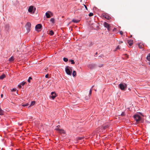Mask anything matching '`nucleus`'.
<instances>
[{
  "label": "nucleus",
  "mask_w": 150,
  "mask_h": 150,
  "mask_svg": "<svg viewBox=\"0 0 150 150\" xmlns=\"http://www.w3.org/2000/svg\"><path fill=\"white\" fill-rule=\"evenodd\" d=\"M65 71L66 73L69 75H71L72 70L71 67L69 66H67L65 68Z\"/></svg>",
  "instance_id": "obj_1"
},
{
  "label": "nucleus",
  "mask_w": 150,
  "mask_h": 150,
  "mask_svg": "<svg viewBox=\"0 0 150 150\" xmlns=\"http://www.w3.org/2000/svg\"><path fill=\"white\" fill-rule=\"evenodd\" d=\"M35 9V8H34L33 6H30L29 7L28 11L29 12L31 13H34Z\"/></svg>",
  "instance_id": "obj_2"
},
{
  "label": "nucleus",
  "mask_w": 150,
  "mask_h": 150,
  "mask_svg": "<svg viewBox=\"0 0 150 150\" xmlns=\"http://www.w3.org/2000/svg\"><path fill=\"white\" fill-rule=\"evenodd\" d=\"M119 86L121 90H125L127 88V86L126 84L120 83L119 85Z\"/></svg>",
  "instance_id": "obj_3"
},
{
  "label": "nucleus",
  "mask_w": 150,
  "mask_h": 150,
  "mask_svg": "<svg viewBox=\"0 0 150 150\" xmlns=\"http://www.w3.org/2000/svg\"><path fill=\"white\" fill-rule=\"evenodd\" d=\"M31 25V23L29 22L27 23L25 25V27L26 29L28 32H29L30 31Z\"/></svg>",
  "instance_id": "obj_4"
},
{
  "label": "nucleus",
  "mask_w": 150,
  "mask_h": 150,
  "mask_svg": "<svg viewBox=\"0 0 150 150\" xmlns=\"http://www.w3.org/2000/svg\"><path fill=\"white\" fill-rule=\"evenodd\" d=\"M134 117L135 120L137 121H139L141 119V117L139 115H135L134 116Z\"/></svg>",
  "instance_id": "obj_5"
},
{
  "label": "nucleus",
  "mask_w": 150,
  "mask_h": 150,
  "mask_svg": "<svg viewBox=\"0 0 150 150\" xmlns=\"http://www.w3.org/2000/svg\"><path fill=\"white\" fill-rule=\"evenodd\" d=\"M50 13L52 14V13L50 11H47L45 13V15L47 18H50L51 17Z\"/></svg>",
  "instance_id": "obj_6"
},
{
  "label": "nucleus",
  "mask_w": 150,
  "mask_h": 150,
  "mask_svg": "<svg viewBox=\"0 0 150 150\" xmlns=\"http://www.w3.org/2000/svg\"><path fill=\"white\" fill-rule=\"evenodd\" d=\"M4 28L8 32H9L10 28V25H9L7 24L5 25L4 26Z\"/></svg>",
  "instance_id": "obj_7"
},
{
  "label": "nucleus",
  "mask_w": 150,
  "mask_h": 150,
  "mask_svg": "<svg viewBox=\"0 0 150 150\" xmlns=\"http://www.w3.org/2000/svg\"><path fill=\"white\" fill-rule=\"evenodd\" d=\"M59 126H57V128L56 129V130L58 131L60 133H64V131L63 129H59V127H58Z\"/></svg>",
  "instance_id": "obj_8"
},
{
  "label": "nucleus",
  "mask_w": 150,
  "mask_h": 150,
  "mask_svg": "<svg viewBox=\"0 0 150 150\" xmlns=\"http://www.w3.org/2000/svg\"><path fill=\"white\" fill-rule=\"evenodd\" d=\"M104 26L105 27L107 28L108 30H109V24L108 23L105 22L104 23Z\"/></svg>",
  "instance_id": "obj_9"
},
{
  "label": "nucleus",
  "mask_w": 150,
  "mask_h": 150,
  "mask_svg": "<svg viewBox=\"0 0 150 150\" xmlns=\"http://www.w3.org/2000/svg\"><path fill=\"white\" fill-rule=\"evenodd\" d=\"M41 27L42 25L41 24H39L36 25L35 27V28L36 30L40 29L41 28Z\"/></svg>",
  "instance_id": "obj_10"
},
{
  "label": "nucleus",
  "mask_w": 150,
  "mask_h": 150,
  "mask_svg": "<svg viewBox=\"0 0 150 150\" xmlns=\"http://www.w3.org/2000/svg\"><path fill=\"white\" fill-rule=\"evenodd\" d=\"M103 18L107 19L109 20V19L110 18V16H107L105 14H103Z\"/></svg>",
  "instance_id": "obj_11"
},
{
  "label": "nucleus",
  "mask_w": 150,
  "mask_h": 150,
  "mask_svg": "<svg viewBox=\"0 0 150 150\" xmlns=\"http://www.w3.org/2000/svg\"><path fill=\"white\" fill-rule=\"evenodd\" d=\"M110 125L109 124H107L106 125L102 127L101 128H103L104 129H105L109 127Z\"/></svg>",
  "instance_id": "obj_12"
},
{
  "label": "nucleus",
  "mask_w": 150,
  "mask_h": 150,
  "mask_svg": "<svg viewBox=\"0 0 150 150\" xmlns=\"http://www.w3.org/2000/svg\"><path fill=\"white\" fill-rule=\"evenodd\" d=\"M128 43L130 46H132L133 44V41L132 40H128Z\"/></svg>",
  "instance_id": "obj_13"
},
{
  "label": "nucleus",
  "mask_w": 150,
  "mask_h": 150,
  "mask_svg": "<svg viewBox=\"0 0 150 150\" xmlns=\"http://www.w3.org/2000/svg\"><path fill=\"white\" fill-rule=\"evenodd\" d=\"M146 59L149 62V64H150V53L147 57Z\"/></svg>",
  "instance_id": "obj_14"
},
{
  "label": "nucleus",
  "mask_w": 150,
  "mask_h": 150,
  "mask_svg": "<svg viewBox=\"0 0 150 150\" xmlns=\"http://www.w3.org/2000/svg\"><path fill=\"white\" fill-rule=\"evenodd\" d=\"M5 75L4 74H3L0 76V79H2L5 78Z\"/></svg>",
  "instance_id": "obj_15"
},
{
  "label": "nucleus",
  "mask_w": 150,
  "mask_h": 150,
  "mask_svg": "<svg viewBox=\"0 0 150 150\" xmlns=\"http://www.w3.org/2000/svg\"><path fill=\"white\" fill-rule=\"evenodd\" d=\"M4 113V111L0 108V115H3Z\"/></svg>",
  "instance_id": "obj_16"
},
{
  "label": "nucleus",
  "mask_w": 150,
  "mask_h": 150,
  "mask_svg": "<svg viewBox=\"0 0 150 150\" xmlns=\"http://www.w3.org/2000/svg\"><path fill=\"white\" fill-rule=\"evenodd\" d=\"M14 59V58L13 57H11L10 58H9V61H13Z\"/></svg>",
  "instance_id": "obj_17"
},
{
  "label": "nucleus",
  "mask_w": 150,
  "mask_h": 150,
  "mask_svg": "<svg viewBox=\"0 0 150 150\" xmlns=\"http://www.w3.org/2000/svg\"><path fill=\"white\" fill-rule=\"evenodd\" d=\"M72 21L74 23H78L79 22V21L75 19H73L72 20Z\"/></svg>",
  "instance_id": "obj_18"
},
{
  "label": "nucleus",
  "mask_w": 150,
  "mask_h": 150,
  "mask_svg": "<svg viewBox=\"0 0 150 150\" xmlns=\"http://www.w3.org/2000/svg\"><path fill=\"white\" fill-rule=\"evenodd\" d=\"M138 46L140 49H142L143 47V46L140 43L138 44Z\"/></svg>",
  "instance_id": "obj_19"
},
{
  "label": "nucleus",
  "mask_w": 150,
  "mask_h": 150,
  "mask_svg": "<svg viewBox=\"0 0 150 150\" xmlns=\"http://www.w3.org/2000/svg\"><path fill=\"white\" fill-rule=\"evenodd\" d=\"M76 75V72L75 71H74L72 73V75L73 76H75Z\"/></svg>",
  "instance_id": "obj_20"
},
{
  "label": "nucleus",
  "mask_w": 150,
  "mask_h": 150,
  "mask_svg": "<svg viewBox=\"0 0 150 150\" xmlns=\"http://www.w3.org/2000/svg\"><path fill=\"white\" fill-rule=\"evenodd\" d=\"M49 34L50 35H52L54 34V32L53 31L51 30L50 31Z\"/></svg>",
  "instance_id": "obj_21"
},
{
  "label": "nucleus",
  "mask_w": 150,
  "mask_h": 150,
  "mask_svg": "<svg viewBox=\"0 0 150 150\" xmlns=\"http://www.w3.org/2000/svg\"><path fill=\"white\" fill-rule=\"evenodd\" d=\"M56 94L54 93V95H52V96L51 98L52 99H54L56 97Z\"/></svg>",
  "instance_id": "obj_22"
},
{
  "label": "nucleus",
  "mask_w": 150,
  "mask_h": 150,
  "mask_svg": "<svg viewBox=\"0 0 150 150\" xmlns=\"http://www.w3.org/2000/svg\"><path fill=\"white\" fill-rule=\"evenodd\" d=\"M35 101H33L31 102V104L30 105L29 107L34 105L35 104Z\"/></svg>",
  "instance_id": "obj_23"
},
{
  "label": "nucleus",
  "mask_w": 150,
  "mask_h": 150,
  "mask_svg": "<svg viewBox=\"0 0 150 150\" xmlns=\"http://www.w3.org/2000/svg\"><path fill=\"white\" fill-rule=\"evenodd\" d=\"M29 105V104L28 103H27L26 104H22V106L23 107H25L28 106Z\"/></svg>",
  "instance_id": "obj_24"
},
{
  "label": "nucleus",
  "mask_w": 150,
  "mask_h": 150,
  "mask_svg": "<svg viewBox=\"0 0 150 150\" xmlns=\"http://www.w3.org/2000/svg\"><path fill=\"white\" fill-rule=\"evenodd\" d=\"M94 86H93L92 87V88H91L90 89V91H89V94L90 95L92 93V88H93V87Z\"/></svg>",
  "instance_id": "obj_25"
},
{
  "label": "nucleus",
  "mask_w": 150,
  "mask_h": 150,
  "mask_svg": "<svg viewBox=\"0 0 150 150\" xmlns=\"http://www.w3.org/2000/svg\"><path fill=\"white\" fill-rule=\"evenodd\" d=\"M50 21L53 23H54V18H51L50 19Z\"/></svg>",
  "instance_id": "obj_26"
},
{
  "label": "nucleus",
  "mask_w": 150,
  "mask_h": 150,
  "mask_svg": "<svg viewBox=\"0 0 150 150\" xmlns=\"http://www.w3.org/2000/svg\"><path fill=\"white\" fill-rule=\"evenodd\" d=\"M64 61L65 62H67L68 61V59L67 58L64 57L63 58Z\"/></svg>",
  "instance_id": "obj_27"
},
{
  "label": "nucleus",
  "mask_w": 150,
  "mask_h": 150,
  "mask_svg": "<svg viewBox=\"0 0 150 150\" xmlns=\"http://www.w3.org/2000/svg\"><path fill=\"white\" fill-rule=\"evenodd\" d=\"M84 138L83 137H79L78 138V139L79 140H81L82 139H83Z\"/></svg>",
  "instance_id": "obj_28"
},
{
  "label": "nucleus",
  "mask_w": 150,
  "mask_h": 150,
  "mask_svg": "<svg viewBox=\"0 0 150 150\" xmlns=\"http://www.w3.org/2000/svg\"><path fill=\"white\" fill-rule=\"evenodd\" d=\"M32 79V78L31 77H29L28 79V81L29 83L30 82V80Z\"/></svg>",
  "instance_id": "obj_29"
},
{
  "label": "nucleus",
  "mask_w": 150,
  "mask_h": 150,
  "mask_svg": "<svg viewBox=\"0 0 150 150\" xmlns=\"http://www.w3.org/2000/svg\"><path fill=\"white\" fill-rule=\"evenodd\" d=\"M93 13H89V14H88V16H93Z\"/></svg>",
  "instance_id": "obj_30"
},
{
  "label": "nucleus",
  "mask_w": 150,
  "mask_h": 150,
  "mask_svg": "<svg viewBox=\"0 0 150 150\" xmlns=\"http://www.w3.org/2000/svg\"><path fill=\"white\" fill-rule=\"evenodd\" d=\"M125 113L124 112H122L121 114V115L122 116H125Z\"/></svg>",
  "instance_id": "obj_31"
},
{
  "label": "nucleus",
  "mask_w": 150,
  "mask_h": 150,
  "mask_svg": "<svg viewBox=\"0 0 150 150\" xmlns=\"http://www.w3.org/2000/svg\"><path fill=\"white\" fill-rule=\"evenodd\" d=\"M16 91V88H13L11 90V91L12 92L15 91Z\"/></svg>",
  "instance_id": "obj_32"
},
{
  "label": "nucleus",
  "mask_w": 150,
  "mask_h": 150,
  "mask_svg": "<svg viewBox=\"0 0 150 150\" xmlns=\"http://www.w3.org/2000/svg\"><path fill=\"white\" fill-rule=\"evenodd\" d=\"M70 61L71 62V64H74L75 63L74 62V60H70Z\"/></svg>",
  "instance_id": "obj_33"
},
{
  "label": "nucleus",
  "mask_w": 150,
  "mask_h": 150,
  "mask_svg": "<svg viewBox=\"0 0 150 150\" xmlns=\"http://www.w3.org/2000/svg\"><path fill=\"white\" fill-rule=\"evenodd\" d=\"M103 66V64H100L98 65V67H101Z\"/></svg>",
  "instance_id": "obj_34"
},
{
  "label": "nucleus",
  "mask_w": 150,
  "mask_h": 150,
  "mask_svg": "<svg viewBox=\"0 0 150 150\" xmlns=\"http://www.w3.org/2000/svg\"><path fill=\"white\" fill-rule=\"evenodd\" d=\"M25 83H26L25 82H23L21 83V85L22 86H23V85H24L25 84Z\"/></svg>",
  "instance_id": "obj_35"
},
{
  "label": "nucleus",
  "mask_w": 150,
  "mask_h": 150,
  "mask_svg": "<svg viewBox=\"0 0 150 150\" xmlns=\"http://www.w3.org/2000/svg\"><path fill=\"white\" fill-rule=\"evenodd\" d=\"M120 33L121 35H122L123 34V32L122 31H120Z\"/></svg>",
  "instance_id": "obj_36"
},
{
  "label": "nucleus",
  "mask_w": 150,
  "mask_h": 150,
  "mask_svg": "<svg viewBox=\"0 0 150 150\" xmlns=\"http://www.w3.org/2000/svg\"><path fill=\"white\" fill-rule=\"evenodd\" d=\"M45 77L46 78H48V74H47L45 76Z\"/></svg>",
  "instance_id": "obj_37"
},
{
  "label": "nucleus",
  "mask_w": 150,
  "mask_h": 150,
  "mask_svg": "<svg viewBox=\"0 0 150 150\" xmlns=\"http://www.w3.org/2000/svg\"><path fill=\"white\" fill-rule=\"evenodd\" d=\"M84 7H85V8H86V10H88V9H87V7L86 6V5H84Z\"/></svg>",
  "instance_id": "obj_38"
},
{
  "label": "nucleus",
  "mask_w": 150,
  "mask_h": 150,
  "mask_svg": "<svg viewBox=\"0 0 150 150\" xmlns=\"http://www.w3.org/2000/svg\"><path fill=\"white\" fill-rule=\"evenodd\" d=\"M120 46H117V47L116 48V49H120Z\"/></svg>",
  "instance_id": "obj_39"
},
{
  "label": "nucleus",
  "mask_w": 150,
  "mask_h": 150,
  "mask_svg": "<svg viewBox=\"0 0 150 150\" xmlns=\"http://www.w3.org/2000/svg\"><path fill=\"white\" fill-rule=\"evenodd\" d=\"M54 93H55L54 92H51V95H53V94H54Z\"/></svg>",
  "instance_id": "obj_40"
},
{
  "label": "nucleus",
  "mask_w": 150,
  "mask_h": 150,
  "mask_svg": "<svg viewBox=\"0 0 150 150\" xmlns=\"http://www.w3.org/2000/svg\"><path fill=\"white\" fill-rule=\"evenodd\" d=\"M18 87L19 88H21L22 87V86L21 85H18Z\"/></svg>",
  "instance_id": "obj_41"
},
{
  "label": "nucleus",
  "mask_w": 150,
  "mask_h": 150,
  "mask_svg": "<svg viewBox=\"0 0 150 150\" xmlns=\"http://www.w3.org/2000/svg\"><path fill=\"white\" fill-rule=\"evenodd\" d=\"M123 43V42L122 41H119V44H121V43Z\"/></svg>",
  "instance_id": "obj_42"
},
{
  "label": "nucleus",
  "mask_w": 150,
  "mask_h": 150,
  "mask_svg": "<svg viewBox=\"0 0 150 150\" xmlns=\"http://www.w3.org/2000/svg\"><path fill=\"white\" fill-rule=\"evenodd\" d=\"M3 97V94H1V98H2Z\"/></svg>",
  "instance_id": "obj_43"
},
{
  "label": "nucleus",
  "mask_w": 150,
  "mask_h": 150,
  "mask_svg": "<svg viewBox=\"0 0 150 150\" xmlns=\"http://www.w3.org/2000/svg\"><path fill=\"white\" fill-rule=\"evenodd\" d=\"M97 54V52H96L95 54Z\"/></svg>",
  "instance_id": "obj_44"
},
{
  "label": "nucleus",
  "mask_w": 150,
  "mask_h": 150,
  "mask_svg": "<svg viewBox=\"0 0 150 150\" xmlns=\"http://www.w3.org/2000/svg\"><path fill=\"white\" fill-rule=\"evenodd\" d=\"M94 90H95L96 91V89H94Z\"/></svg>",
  "instance_id": "obj_45"
}]
</instances>
